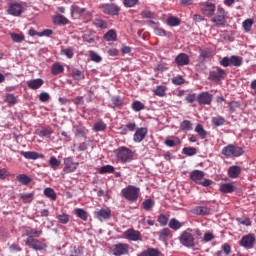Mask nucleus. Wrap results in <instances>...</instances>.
<instances>
[{
    "label": "nucleus",
    "mask_w": 256,
    "mask_h": 256,
    "mask_svg": "<svg viewBox=\"0 0 256 256\" xmlns=\"http://www.w3.org/2000/svg\"><path fill=\"white\" fill-rule=\"evenodd\" d=\"M135 129H137V124L135 122H130L128 124H126L125 126L120 128L121 134L122 135H127V133H129V131L133 132L135 131Z\"/></svg>",
    "instance_id": "25"
},
{
    "label": "nucleus",
    "mask_w": 256,
    "mask_h": 256,
    "mask_svg": "<svg viewBox=\"0 0 256 256\" xmlns=\"http://www.w3.org/2000/svg\"><path fill=\"white\" fill-rule=\"evenodd\" d=\"M193 213L196 215H209V213H211V209L205 206H196L193 209Z\"/></svg>",
    "instance_id": "26"
},
{
    "label": "nucleus",
    "mask_w": 256,
    "mask_h": 256,
    "mask_svg": "<svg viewBox=\"0 0 256 256\" xmlns=\"http://www.w3.org/2000/svg\"><path fill=\"white\" fill-rule=\"evenodd\" d=\"M132 109L137 112L143 111V109H145V104L141 101H134L132 103Z\"/></svg>",
    "instance_id": "49"
},
{
    "label": "nucleus",
    "mask_w": 256,
    "mask_h": 256,
    "mask_svg": "<svg viewBox=\"0 0 256 256\" xmlns=\"http://www.w3.org/2000/svg\"><path fill=\"white\" fill-rule=\"evenodd\" d=\"M104 39L106 41H117V33L115 30H109L105 35Z\"/></svg>",
    "instance_id": "43"
},
{
    "label": "nucleus",
    "mask_w": 256,
    "mask_h": 256,
    "mask_svg": "<svg viewBox=\"0 0 256 256\" xmlns=\"http://www.w3.org/2000/svg\"><path fill=\"white\" fill-rule=\"evenodd\" d=\"M43 231L37 229H31L26 231L28 238L26 240L35 239V237H41Z\"/></svg>",
    "instance_id": "29"
},
{
    "label": "nucleus",
    "mask_w": 256,
    "mask_h": 256,
    "mask_svg": "<svg viewBox=\"0 0 256 256\" xmlns=\"http://www.w3.org/2000/svg\"><path fill=\"white\" fill-rule=\"evenodd\" d=\"M93 25H95V27L98 29H107V22L100 17H96L94 19Z\"/></svg>",
    "instance_id": "35"
},
{
    "label": "nucleus",
    "mask_w": 256,
    "mask_h": 256,
    "mask_svg": "<svg viewBox=\"0 0 256 256\" xmlns=\"http://www.w3.org/2000/svg\"><path fill=\"white\" fill-rule=\"evenodd\" d=\"M207 59H211L210 49H199L198 63H205Z\"/></svg>",
    "instance_id": "20"
},
{
    "label": "nucleus",
    "mask_w": 256,
    "mask_h": 256,
    "mask_svg": "<svg viewBox=\"0 0 256 256\" xmlns=\"http://www.w3.org/2000/svg\"><path fill=\"white\" fill-rule=\"evenodd\" d=\"M112 103L115 107H121V105H123V98L120 96H114L112 97Z\"/></svg>",
    "instance_id": "59"
},
{
    "label": "nucleus",
    "mask_w": 256,
    "mask_h": 256,
    "mask_svg": "<svg viewBox=\"0 0 256 256\" xmlns=\"http://www.w3.org/2000/svg\"><path fill=\"white\" fill-rule=\"evenodd\" d=\"M99 173L101 175H105V173H115V167H113L111 165L102 166L99 169Z\"/></svg>",
    "instance_id": "44"
},
{
    "label": "nucleus",
    "mask_w": 256,
    "mask_h": 256,
    "mask_svg": "<svg viewBox=\"0 0 256 256\" xmlns=\"http://www.w3.org/2000/svg\"><path fill=\"white\" fill-rule=\"evenodd\" d=\"M55 25H68L69 19H67L64 15H57L53 19Z\"/></svg>",
    "instance_id": "28"
},
{
    "label": "nucleus",
    "mask_w": 256,
    "mask_h": 256,
    "mask_svg": "<svg viewBox=\"0 0 256 256\" xmlns=\"http://www.w3.org/2000/svg\"><path fill=\"white\" fill-rule=\"evenodd\" d=\"M20 155L25 159H31L32 161H36V159H43L45 156L35 151H21Z\"/></svg>",
    "instance_id": "18"
},
{
    "label": "nucleus",
    "mask_w": 256,
    "mask_h": 256,
    "mask_svg": "<svg viewBox=\"0 0 256 256\" xmlns=\"http://www.w3.org/2000/svg\"><path fill=\"white\" fill-rule=\"evenodd\" d=\"M223 253H224L225 255H229V254L231 253V246H230L229 244H224V245L222 246V251H219V252L217 253V256H221V255H223Z\"/></svg>",
    "instance_id": "56"
},
{
    "label": "nucleus",
    "mask_w": 256,
    "mask_h": 256,
    "mask_svg": "<svg viewBox=\"0 0 256 256\" xmlns=\"http://www.w3.org/2000/svg\"><path fill=\"white\" fill-rule=\"evenodd\" d=\"M90 58H91V61H94L95 63H101L102 61V58L99 56V54L95 52L90 53Z\"/></svg>",
    "instance_id": "63"
},
{
    "label": "nucleus",
    "mask_w": 256,
    "mask_h": 256,
    "mask_svg": "<svg viewBox=\"0 0 256 256\" xmlns=\"http://www.w3.org/2000/svg\"><path fill=\"white\" fill-rule=\"evenodd\" d=\"M71 75L76 81H83V79H85V74H83L79 69H73Z\"/></svg>",
    "instance_id": "39"
},
{
    "label": "nucleus",
    "mask_w": 256,
    "mask_h": 256,
    "mask_svg": "<svg viewBox=\"0 0 256 256\" xmlns=\"http://www.w3.org/2000/svg\"><path fill=\"white\" fill-rule=\"evenodd\" d=\"M225 75H227L225 70H223L219 67H216L214 70L210 71L208 79L210 81L217 82V81H221V79H225Z\"/></svg>",
    "instance_id": "10"
},
{
    "label": "nucleus",
    "mask_w": 256,
    "mask_h": 256,
    "mask_svg": "<svg viewBox=\"0 0 256 256\" xmlns=\"http://www.w3.org/2000/svg\"><path fill=\"white\" fill-rule=\"evenodd\" d=\"M20 199L24 201V203H31L33 201V197H35L34 193L20 194Z\"/></svg>",
    "instance_id": "48"
},
{
    "label": "nucleus",
    "mask_w": 256,
    "mask_h": 256,
    "mask_svg": "<svg viewBox=\"0 0 256 256\" xmlns=\"http://www.w3.org/2000/svg\"><path fill=\"white\" fill-rule=\"evenodd\" d=\"M239 175H241L240 166L235 165V166H230L228 168V177H230V179H237Z\"/></svg>",
    "instance_id": "23"
},
{
    "label": "nucleus",
    "mask_w": 256,
    "mask_h": 256,
    "mask_svg": "<svg viewBox=\"0 0 256 256\" xmlns=\"http://www.w3.org/2000/svg\"><path fill=\"white\" fill-rule=\"evenodd\" d=\"M251 27H253V20L247 19L243 22V28L245 31H251Z\"/></svg>",
    "instance_id": "61"
},
{
    "label": "nucleus",
    "mask_w": 256,
    "mask_h": 256,
    "mask_svg": "<svg viewBox=\"0 0 256 256\" xmlns=\"http://www.w3.org/2000/svg\"><path fill=\"white\" fill-rule=\"evenodd\" d=\"M216 6L212 2H206L203 4L201 11L206 17H212V15H215Z\"/></svg>",
    "instance_id": "14"
},
{
    "label": "nucleus",
    "mask_w": 256,
    "mask_h": 256,
    "mask_svg": "<svg viewBox=\"0 0 256 256\" xmlns=\"http://www.w3.org/2000/svg\"><path fill=\"white\" fill-rule=\"evenodd\" d=\"M17 181L19 183H21V185H29V183H31V181H33L31 179V177H29L28 175L26 174H20L16 177Z\"/></svg>",
    "instance_id": "33"
},
{
    "label": "nucleus",
    "mask_w": 256,
    "mask_h": 256,
    "mask_svg": "<svg viewBox=\"0 0 256 256\" xmlns=\"http://www.w3.org/2000/svg\"><path fill=\"white\" fill-rule=\"evenodd\" d=\"M64 173H73L75 169H77V166L79 165L78 163L73 162V158H66L64 160Z\"/></svg>",
    "instance_id": "17"
},
{
    "label": "nucleus",
    "mask_w": 256,
    "mask_h": 256,
    "mask_svg": "<svg viewBox=\"0 0 256 256\" xmlns=\"http://www.w3.org/2000/svg\"><path fill=\"white\" fill-rule=\"evenodd\" d=\"M179 241L181 245H183L184 247H195V237L193 236V234L187 231L182 232V234L179 237Z\"/></svg>",
    "instance_id": "5"
},
{
    "label": "nucleus",
    "mask_w": 256,
    "mask_h": 256,
    "mask_svg": "<svg viewBox=\"0 0 256 256\" xmlns=\"http://www.w3.org/2000/svg\"><path fill=\"white\" fill-rule=\"evenodd\" d=\"M116 158L121 163H129V161H133V151L125 146H122L116 150Z\"/></svg>",
    "instance_id": "1"
},
{
    "label": "nucleus",
    "mask_w": 256,
    "mask_h": 256,
    "mask_svg": "<svg viewBox=\"0 0 256 256\" xmlns=\"http://www.w3.org/2000/svg\"><path fill=\"white\" fill-rule=\"evenodd\" d=\"M65 71V68L60 63H55L52 65L51 73L52 75H60V73H63Z\"/></svg>",
    "instance_id": "31"
},
{
    "label": "nucleus",
    "mask_w": 256,
    "mask_h": 256,
    "mask_svg": "<svg viewBox=\"0 0 256 256\" xmlns=\"http://www.w3.org/2000/svg\"><path fill=\"white\" fill-rule=\"evenodd\" d=\"M203 177H205V172L201 170H193L190 173V180L194 181V183H201L203 181Z\"/></svg>",
    "instance_id": "19"
},
{
    "label": "nucleus",
    "mask_w": 256,
    "mask_h": 256,
    "mask_svg": "<svg viewBox=\"0 0 256 256\" xmlns=\"http://www.w3.org/2000/svg\"><path fill=\"white\" fill-rule=\"evenodd\" d=\"M81 255H82L81 249L77 247H73L70 251V256H81Z\"/></svg>",
    "instance_id": "64"
},
{
    "label": "nucleus",
    "mask_w": 256,
    "mask_h": 256,
    "mask_svg": "<svg viewBox=\"0 0 256 256\" xmlns=\"http://www.w3.org/2000/svg\"><path fill=\"white\" fill-rule=\"evenodd\" d=\"M58 223H61L62 225H67L69 223V215L62 213L57 216Z\"/></svg>",
    "instance_id": "51"
},
{
    "label": "nucleus",
    "mask_w": 256,
    "mask_h": 256,
    "mask_svg": "<svg viewBox=\"0 0 256 256\" xmlns=\"http://www.w3.org/2000/svg\"><path fill=\"white\" fill-rule=\"evenodd\" d=\"M179 143H181V141L179 140V138H175V137H174V139L167 138L164 141V144L166 145V147H175V146L179 145Z\"/></svg>",
    "instance_id": "45"
},
{
    "label": "nucleus",
    "mask_w": 256,
    "mask_h": 256,
    "mask_svg": "<svg viewBox=\"0 0 256 256\" xmlns=\"http://www.w3.org/2000/svg\"><path fill=\"white\" fill-rule=\"evenodd\" d=\"M220 65H222V67H231V65H233V67H241V65H243V59L235 55L230 58L224 57L221 59Z\"/></svg>",
    "instance_id": "4"
},
{
    "label": "nucleus",
    "mask_w": 256,
    "mask_h": 256,
    "mask_svg": "<svg viewBox=\"0 0 256 256\" xmlns=\"http://www.w3.org/2000/svg\"><path fill=\"white\" fill-rule=\"evenodd\" d=\"M24 7L21 3H11L8 6L7 13L12 15V17H21L23 15Z\"/></svg>",
    "instance_id": "7"
},
{
    "label": "nucleus",
    "mask_w": 256,
    "mask_h": 256,
    "mask_svg": "<svg viewBox=\"0 0 256 256\" xmlns=\"http://www.w3.org/2000/svg\"><path fill=\"white\" fill-rule=\"evenodd\" d=\"M158 223H160L162 227H165L167 223H169V217H167L165 214H160L158 216Z\"/></svg>",
    "instance_id": "54"
},
{
    "label": "nucleus",
    "mask_w": 256,
    "mask_h": 256,
    "mask_svg": "<svg viewBox=\"0 0 256 256\" xmlns=\"http://www.w3.org/2000/svg\"><path fill=\"white\" fill-rule=\"evenodd\" d=\"M83 41H86V43H95V37L89 33H85L83 35Z\"/></svg>",
    "instance_id": "62"
},
{
    "label": "nucleus",
    "mask_w": 256,
    "mask_h": 256,
    "mask_svg": "<svg viewBox=\"0 0 256 256\" xmlns=\"http://www.w3.org/2000/svg\"><path fill=\"white\" fill-rule=\"evenodd\" d=\"M95 215L99 221H104L105 219H111V210L110 209H101L95 212Z\"/></svg>",
    "instance_id": "24"
},
{
    "label": "nucleus",
    "mask_w": 256,
    "mask_h": 256,
    "mask_svg": "<svg viewBox=\"0 0 256 256\" xmlns=\"http://www.w3.org/2000/svg\"><path fill=\"white\" fill-rule=\"evenodd\" d=\"M112 253L115 256L127 255L129 253V244L118 243L112 246Z\"/></svg>",
    "instance_id": "8"
},
{
    "label": "nucleus",
    "mask_w": 256,
    "mask_h": 256,
    "mask_svg": "<svg viewBox=\"0 0 256 256\" xmlns=\"http://www.w3.org/2000/svg\"><path fill=\"white\" fill-rule=\"evenodd\" d=\"M49 165L55 171L56 169H59V167L61 166V161L52 156L49 160Z\"/></svg>",
    "instance_id": "46"
},
{
    "label": "nucleus",
    "mask_w": 256,
    "mask_h": 256,
    "mask_svg": "<svg viewBox=\"0 0 256 256\" xmlns=\"http://www.w3.org/2000/svg\"><path fill=\"white\" fill-rule=\"evenodd\" d=\"M142 207L145 211H151V209H153V207H155V201H153V199H146L142 203Z\"/></svg>",
    "instance_id": "41"
},
{
    "label": "nucleus",
    "mask_w": 256,
    "mask_h": 256,
    "mask_svg": "<svg viewBox=\"0 0 256 256\" xmlns=\"http://www.w3.org/2000/svg\"><path fill=\"white\" fill-rule=\"evenodd\" d=\"M213 95L209 92H202L197 96V103L199 105H211Z\"/></svg>",
    "instance_id": "12"
},
{
    "label": "nucleus",
    "mask_w": 256,
    "mask_h": 256,
    "mask_svg": "<svg viewBox=\"0 0 256 256\" xmlns=\"http://www.w3.org/2000/svg\"><path fill=\"white\" fill-rule=\"evenodd\" d=\"M212 125L214 127H221L222 125H225V118L222 116L212 118Z\"/></svg>",
    "instance_id": "42"
},
{
    "label": "nucleus",
    "mask_w": 256,
    "mask_h": 256,
    "mask_svg": "<svg viewBox=\"0 0 256 256\" xmlns=\"http://www.w3.org/2000/svg\"><path fill=\"white\" fill-rule=\"evenodd\" d=\"M43 83H45L43 79L37 78L27 81V86L29 87V89L37 90L43 87Z\"/></svg>",
    "instance_id": "21"
},
{
    "label": "nucleus",
    "mask_w": 256,
    "mask_h": 256,
    "mask_svg": "<svg viewBox=\"0 0 256 256\" xmlns=\"http://www.w3.org/2000/svg\"><path fill=\"white\" fill-rule=\"evenodd\" d=\"M170 229H173L174 231H178V229H181L183 227V224L179 222L176 218H172L169 222Z\"/></svg>",
    "instance_id": "34"
},
{
    "label": "nucleus",
    "mask_w": 256,
    "mask_h": 256,
    "mask_svg": "<svg viewBox=\"0 0 256 256\" xmlns=\"http://www.w3.org/2000/svg\"><path fill=\"white\" fill-rule=\"evenodd\" d=\"M195 133H197L199 137H201V139H205V137H207V131L205 130V128H203V125L201 124L196 125Z\"/></svg>",
    "instance_id": "40"
},
{
    "label": "nucleus",
    "mask_w": 256,
    "mask_h": 256,
    "mask_svg": "<svg viewBox=\"0 0 256 256\" xmlns=\"http://www.w3.org/2000/svg\"><path fill=\"white\" fill-rule=\"evenodd\" d=\"M171 237V230L169 228H163L159 232V239L160 241H167Z\"/></svg>",
    "instance_id": "32"
},
{
    "label": "nucleus",
    "mask_w": 256,
    "mask_h": 256,
    "mask_svg": "<svg viewBox=\"0 0 256 256\" xmlns=\"http://www.w3.org/2000/svg\"><path fill=\"white\" fill-rule=\"evenodd\" d=\"M44 195L48 199H51V201H57V193H55V190L53 188H45L44 189Z\"/></svg>",
    "instance_id": "27"
},
{
    "label": "nucleus",
    "mask_w": 256,
    "mask_h": 256,
    "mask_svg": "<svg viewBox=\"0 0 256 256\" xmlns=\"http://www.w3.org/2000/svg\"><path fill=\"white\" fill-rule=\"evenodd\" d=\"M211 21L216 27H225V23H227L225 20V9L218 8L215 17Z\"/></svg>",
    "instance_id": "6"
},
{
    "label": "nucleus",
    "mask_w": 256,
    "mask_h": 256,
    "mask_svg": "<svg viewBox=\"0 0 256 256\" xmlns=\"http://www.w3.org/2000/svg\"><path fill=\"white\" fill-rule=\"evenodd\" d=\"M147 132H148V130L145 127L138 128L136 130V132L134 133L133 141L135 143H141V141H143V139H145V137H147Z\"/></svg>",
    "instance_id": "16"
},
{
    "label": "nucleus",
    "mask_w": 256,
    "mask_h": 256,
    "mask_svg": "<svg viewBox=\"0 0 256 256\" xmlns=\"http://www.w3.org/2000/svg\"><path fill=\"white\" fill-rule=\"evenodd\" d=\"M173 85H183L185 84V78L181 75L172 78Z\"/></svg>",
    "instance_id": "55"
},
{
    "label": "nucleus",
    "mask_w": 256,
    "mask_h": 256,
    "mask_svg": "<svg viewBox=\"0 0 256 256\" xmlns=\"http://www.w3.org/2000/svg\"><path fill=\"white\" fill-rule=\"evenodd\" d=\"M175 63H177L180 67H185V65H189V55L185 53H180L175 58Z\"/></svg>",
    "instance_id": "22"
},
{
    "label": "nucleus",
    "mask_w": 256,
    "mask_h": 256,
    "mask_svg": "<svg viewBox=\"0 0 256 256\" xmlns=\"http://www.w3.org/2000/svg\"><path fill=\"white\" fill-rule=\"evenodd\" d=\"M25 244L30 247V249H34V251H43V249L47 248V245L42 243L37 239L26 240Z\"/></svg>",
    "instance_id": "11"
},
{
    "label": "nucleus",
    "mask_w": 256,
    "mask_h": 256,
    "mask_svg": "<svg viewBox=\"0 0 256 256\" xmlns=\"http://www.w3.org/2000/svg\"><path fill=\"white\" fill-rule=\"evenodd\" d=\"M93 129L99 133V131H105V129H107V124H105L104 122H96L93 126Z\"/></svg>",
    "instance_id": "50"
},
{
    "label": "nucleus",
    "mask_w": 256,
    "mask_h": 256,
    "mask_svg": "<svg viewBox=\"0 0 256 256\" xmlns=\"http://www.w3.org/2000/svg\"><path fill=\"white\" fill-rule=\"evenodd\" d=\"M11 39L14 43H21L22 41H25V36L23 34L12 33Z\"/></svg>",
    "instance_id": "52"
},
{
    "label": "nucleus",
    "mask_w": 256,
    "mask_h": 256,
    "mask_svg": "<svg viewBox=\"0 0 256 256\" xmlns=\"http://www.w3.org/2000/svg\"><path fill=\"white\" fill-rule=\"evenodd\" d=\"M167 24L170 27H179V25H181V19L175 16L168 17Z\"/></svg>",
    "instance_id": "37"
},
{
    "label": "nucleus",
    "mask_w": 256,
    "mask_h": 256,
    "mask_svg": "<svg viewBox=\"0 0 256 256\" xmlns=\"http://www.w3.org/2000/svg\"><path fill=\"white\" fill-rule=\"evenodd\" d=\"M181 131H193V123L190 120H184L180 124Z\"/></svg>",
    "instance_id": "38"
},
{
    "label": "nucleus",
    "mask_w": 256,
    "mask_h": 256,
    "mask_svg": "<svg viewBox=\"0 0 256 256\" xmlns=\"http://www.w3.org/2000/svg\"><path fill=\"white\" fill-rule=\"evenodd\" d=\"M101 9L106 15H119V11H121L119 6L114 3L102 4Z\"/></svg>",
    "instance_id": "9"
},
{
    "label": "nucleus",
    "mask_w": 256,
    "mask_h": 256,
    "mask_svg": "<svg viewBox=\"0 0 256 256\" xmlns=\"http://www.w3.org/2000/svg\"><path fill=\"white\" fill-rule=\"evenodd\" d=\"M239 107H241V104H239V102L236 101H232L228 104V109L229 111H231V113H235V111H237Z\"/></svg>",
    "instance_id": "57"
},
{
    "label": "nucleus",
    "mask_w": 256,
    "mask_h": 256,
    "mask_svg": "<svg viewBox=\"0 0 256 256\" xmlns=\"http://www.w3.org/2000/svg\"><path fill=\"white\" fill-rule=\"evenodd\" d=\"M167 89L165 86H157L156 90L154 91L155 95L158 97H165Z\"/></svg>",
    "instance_id": "53"
},
{
    "label": "nucleus",
    "mask_w": 256,
    "mask_h": 256,
    "mask_svg": "<svg viewBox=\"0 0 256 256\" xmlns=\"http://www.w3.org/2000/svg\"><path fill=\"white\" fill-rule=\"evenodd\" d=\"M255 243V236L252 234H248L240 240L241 247H245V249H252L253 244Z\"/></svg>",
    "instance_id": "15"
},
{
    "label": "nucleus",
    "mask_w": 256,
    "mask_h": 256,
    "mask_svg": "<svg viewBox=\"0 0 256 256\" xmlns=\"http://www.w3.org/2000/svg\"><path fill=\"white\" fill-rule=\"evenodd\" d=\"M145 251L148 256H161V252L156 248H149Z\"/></svg>",
    "instance_id": "58"
},
{
    "label": "nucleus",
    "mask_w": 256,
    "mask_h": 256,
    "mask_svg": "<svg viewBox=\"0 0 256 256\" xmlns=\"http://www.w3.org/2000/svg\"><path fill=\"white\" fill-rule=\"evenodd\" d=\"M75 214L77 215V217H79V219H82V221H87V219L89 218V214L87 213V211L83 210V208L75 209Z\"/></svg>",
    "instance_id": "36"
},
{
    "label": "nucleus",
    "mask_w": 256,
    "mask_h": 256,
    "mask_svg": "<svg viewBox=\"0 0 256 256\" xmlns=\"http://www.w3.org/2000/svg\"><path fill=\"white\" fill-rule=\"evenodd\" d=\"M245 153L242 147L230 144L222 149V155L225 157H241Z\"/></svg>",
    "instance_id": "2"
},
{
    "label": "nucleus",
    "mask_w": 256,
    "mask_h": 256,
    "mask_svg": "<svg viewBox=\"0 0 256 256\" xmlns=\"http://www.w3.org/2000/svg\"><path fill=\"white\" fill-rule=\"evenodd\" d=\"M182 153L188 157H193V155H197V148L185 147L183 148Z\"/></svg>",
    "instance_id": "47"
},
{
    "label": "nucleus",
    "mask_w": 256,
    "mask_h": 256,
    "mask_svg": "<svg viewBox=\"0 0 256 256\" xmlns=\"http://www.w3.org/2000/svg\"><path fill=\"white\" fill-rule=\"evenodd\" d=\"M139 191V188L129 185L122 189V195L127 201H137V199H139Z\"/></svg>",
    "instance_id": "3"
},
{
    "label": "nucleus",
    "mask_w": 256,
    "mask_h": 256,
    "mask_svg": "<svg viewBox=\"0 0 256 256\" xmlns=\"http://www.w3.org/2000/svg\"><path fill=\"white\" fill-rule=\"evenodd\" d=\"M124 237L128 241H141V232L135 229H128L124 232Z\"/></svg>",
    "instance_id": "13"
},
{
    "label": "nucleus",
    "mask_w": 256,
    "mask_h": 256,
    "mask_svg": "<svg viewBox=\"0 0 256 256\" xmlns=\"http://www.w3.org/2000/svg\"><path fill=\"white\" fill-rule=\"evenodd\" d=\"M221 193H233L235 191V186L233 183H224L220 186Z\"/></svg>",
    "instance_id": "30"
},
{
    "label": "nucleus",
    "mask_w": 256,
    "mask_h": 256,
    "mask_svg": "<svg viewBox=\"0 0 256 256\" xmlns=\"http://www.w3.org/2000/svg\"><path fill=\"white\" fill-rule=\"evenodd\" d=\"M49 99H51V96L49 95V93H47V92L40 93L39 100L42 103H47V101H49Z\"/></svg>",
    "instance_id": "60"
}]
</instances>
